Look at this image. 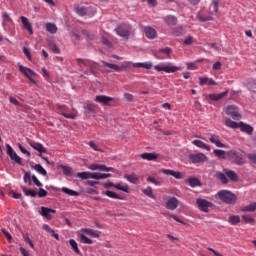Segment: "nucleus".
I'll return each mask as SVG.
<instances>
[{"mask_svg":"<svg viewBox=\"0 0 256 256\" xmlns=\"http://www.w3.org/2000/svg\"><path fill=\"white\" fill-rule=\"evenodd\" d=\"M155 71L161 73H177V71H181V67L173 65L171 62H161L154 66Z\"/></svg>","mask_w":256,"mask_h":256,"instance_id":"nucleus-1","label":"nucleus"},{"mask_svg":"<svg viewBox=\"0 0 256 256\" xmlns=\"http://www.w3.org/2000/svg\"><path fill=\"white\" fill-rule=\"evenodd\" d=\"M217 195L223 203H227L228 205H235L237 203V195L229 190H221Z\"/></svg>","mask_w":256,"mask_h":256,"instance_id":"nucleus-2","label":"nucleus"},{"mask_svg":"<svg viewBox=\"0 0 256 256\" xmlns=\"http://www.w3.org/2000/svg\"><path fill=\"white\" fill-rule=\"evenodd\" d=\"M227 157L232 160L234 165L242 166L247 163V160L244 158V156L235 150L227 151Z\"/></svg>","mask_w":256,"mask_h":256,"instance_id":"nucleus-3","label":"nucleus"},{"mask_svg":"<svg viewBox=\"0 0 256 256\" xmlns=\"http://www.w3.org/2000/svg\"><path fill=\"white\" fill-rule=\"evenodd\" d=\"M18 69L20 72L23 73V75H25V77H27V79H29V81H31V83H33V85H37V82L34 78V77H37V73H35V71H33V70H31V68L25 67L23 65H19Z\"/></svg>","mask_w":256,"mask_h":256,"instance_id":"nucleus-4","label":"nucleus"},{"mask_svg":"<svg viewBox=\"0 0 256 256\" xmlns=\"http://www.w3.org/2000/svg\"><path fill=\"white\" fill-rule=\"evenodd\" d=\"M116 33L119 37H123L124 39H129L131 37V25L129 24H120L116 28Z\"/></svg>","mask_w":256,"mask_h":256,"instance_id":"nucleus-5","label":"nucleus"},{"mask_svg":"<svg viewBox=\"0 0 256 256\" xmlns=\"http://www.w3.org/2000/svg\"><path fill=\"white\" fill-rule=\"evenodd\" d=\"M188 159H190L191 163L194 165H197V163H206V161H209L207 155L203 153L189 154Z\"/></svg>","mask_w":256,"mask_h":256,"instance_id":"nucleus-6","label":"nucleus"},{"mask_svg":"<svg viewBox=\"0 0 256 256\" xmlns=\"http://www.w3.org/2000/svg\"><path fill=\"white\" fill-rule=\"evenodd\" d=\"M6 153L10 157L11 161H14V163H17L18 165H21L23 159L17 155V152L11 147L9 144H6Z\"/></svg>","mask_w":256,"mask_h":256,"instance_id":"nucleus-7","label":"nucleus"},{"mask_svg":"<svg viewBox=\"0 0 256 256\" xmlns=\"http://www.w3.org/2000/svg\"><path fill=\"white\" fill-rule=\"evenodd\" d=\"M226 115H229L234 121H239L241 119V113H239V108L235 105H229L226 108Z\"/></svg>","mask_w":256,"mask_h":256,"instance_id":"nucleus-8","label":"nucleus"},{"mask_svg":"<svg viewBox=\"0 0 256 256\" xmlns=\"http://www.w3.org/2000/svg\"><path fill=\"white\" fill-rule=\"evenodd\" d=\"M196 205H198V208L200 209V211H203V213H209V208L213 207V203L203 198H197Z\"/></svg>","mask_w":256,"mask_h":256,"instance_id":"nucleus-9","label":"nucleus"},{"mask_svg":"<svg viewBox=\"0 0 256 256\" xmlns=\"http://www.w3.org/2000/svg\"><path fill=\"white\" fill-rule=\"evenodd\" d=\"M78 65H84V67L90 68L91 73H95V69H97V63L91 60L77 59Z\"/></svg>","mask_w":256,"mask_h":256,"instance_id":"nucleus-10","label":"nucleus"},{"mask_svg":"<svg viewBox=\"0 0 256 256\" xmlns=\"http://www.w3.org/2000/svg\"><path fill=\"white\" fill-rule=\"evenodd\" d=\"M95 101L96 103H101V105L109 107V105H111L110 102L115 101V98L106 95H97Z\"/></svg>","mask_w":256,"mask_h":256,"instance_id":"nucleus-11","label":"nucleus"},{"mask_svg":"<svg viewBox=\"0 0 256 256\" xmlns=\"http://www.w3.org/2000/svg\"><path fill=\"white\" fill-rule=\"evenodd\" d=\"M56 109H58V113H60V115H63V117H65L66 119H75V114H67L68 113V108L65 105H60V104H56Z\"/></svg>","mask_w":256,"mask_h":256,"instance_id":"nucleus-12","label":"nucleus"},{"mask_svg":"<svg viewBox=\"0 0 256 256\" xmlns=\"http://www.w3.org/2000/svg\"><path fill=\"white\" fill-rule=\"evenodd\" d=\"M28 145H30V147H32V149H35V151H38V153H40V154L47 153V149H45V147H43V144H41L39 142H35L33 140H28Z\"/></svg>","mask_w":256,"mask_h":256,"instance_id":"nucleus-13","label":"nucleus"},{"mask_svg":"<svg viewBox=\"0 0 256 256\" xmlns=\"http://www.w3.org/2000/svg\"><path fill=\"white\" fill-rule=\"evenodd\" d=\"M228 94H229V90H226L219 94L212 93L206 96V99H210V101H221V99H223L224 97H227Z\"/></svg>","mask_w":256,"mask_h":256,"instance_id":"nucleus-14","label":"nucleus"},{"mask_svg":"<svg viewBox=\"0 0 256 256\" xmlns=\"http://www.w3.org/2000/svg\"><path fill=\"white\" fill-rule=\"evenodd\" d=\"M51 213H57V211L55 209L47 208L45 206L41 207L40 215L48 219V221H51V219H53V216L51 215Z\"/></svg>","mask_w":256,"mask_h":256,"instance_id":"nucleus-15","label":"nucleus"},{"mask_svg":"<svg viewBox=\"0 0 256 256\" xmlns=\"http://www.w3.org/2000/svg\"><path fill=\"white\" fill-rule=\"evenodd\" d=\"M103 67H106L107 69H110V71H122V69H126L125 65L118 66L117 64H111L109 62L101 61Z\"/></svg>","mask_w":256,"mask_h":256,"instance_id":"nucleus-16","label":"nucleus"},{"mask_svg":"<svg viewBox=\"0 0 256 256\" xmlns=\"http://www.w3.org/2000/svg\"><path fill=\"white\" fill-rule=\"evenodd\" d=\"M177 207H179V200L176 197H172L166 202V209L170 211H175Z\"/></svg>","mask_w":256,"mask_h":256,"instance_id":"nucleus-17","label":"nucleus"},{"mask_svg":"<svg viewBox=\"0 0 256 256\" xmlns=\"http://www.w3.org/2000/svg\"><path fill=\"white\" fill-rule=\"evenodd\" d=\"M238 129H240L242 133H247V135H253V127L249 124H246L244 122H239Z\"/></svg>","mask_w":256,"mask_h":256,"instance_id":"nucleus-18","label":"nucleus"},{"mask_svg":"<svg viewBox=\"0 0 256 256\" xmlns=\"http://www.w3.org/2000/svg\"><path fill=\"white\" fill-rule=\"evenodd\" d=\"M82 233H85L86 235H90V237H94L95 239H99L101 237V231L94 230L91 228L82 229Z\"/></svg>","mask_w":256,"mask_h":256,"instance_id":"nucleus-19","label":"nucleus"},{"mask_svg":"<svg viewBox=\"0 0 256 256\" xmlns=\"http://www.w3.org/2000/svg\"><path fill=\"white\" fill-rule=\"evenodd\" d=\"M144 33L148 39H156L157 38V30H155V28H152L151 26L145 27Z\"/></svg>","mask_w":256,"mask_h":256,"instance_id":"nucleus-20","label":"nucleus"},{"mask_svg":"<svg viewBox=\"0 0 256 256\" xmlns=\"http://www.w3.org/2000/svg\"><path fill=\"white\" fill-rule=\"evenodd\" d=\"M20 19L22 21L24 29H26V31L29 32L30 35H33V26H31V22H29V19L25 16H21Z\"/></svg>","mask_w":256,"mask_h":256,"instance_id":"nucleus-21","label":"nucleus"},{"mask_svg":"<svg viewBox=\"0 0 256 256\" xmlns=\"http://www.w3.org/2000/svg\"><path fill=\"white\" fill-rule=\"evenodd\" d=\"M224 173L232 183H237V181H239V175H237L235 171L225 169Z\"/></svg>","mask_w":256,"mask_h":256,"instance_id":"nucleus-22","label":"nucleus"},{"mask_svg":"<svg viewBox=\"0 0 256 256\" xmlns=\"http://www.w3.org/2000/svg\"><path fill=\"white\" fill-rule=\"evenodd\" d=\"M141 159H144L145 161H156V159H159V154L157 153H142L140 154Z\"/></svg>","mask_w":256,"mask_h":256,"instance_id":"nucleus-23","label":"nucleus"},{"mask_svg":"<svg viewBox=\"0 0 256 256\" xmlns=\"http://www.w3.org/2000/svg\"><path fill=\"white\" fill-rule=\"evenodd\" d=\"M214 177L221 181L223 185H227V183H229V178H227V174L223 172H216Z\"/></svg>","mask_w":256,"mask_h":256,"instance_id":"nucleus-24","label":"nucleus"},{"mask_svg":"<svg viewBox=\"0 0 256 256\" xmlns=\"http://www.w3.org/2000/svg\"><path fill=\"white\" fill-rule=\"evenodd\" d=\"M162 173H164V175H171L175 179H183V174H181V172H175L173 170L163 169Z\"/></svg>","mask_w":256,"mask_h":256,"instance_id":"nucleus-25","label":"nucleus"},{"mask_svg":"<svg viewBox=\"0 0 256 256\" xmlns=\"http://www.w3.org/2000/svg\"><path fill=\"white\" fill-rule=\"evenodd\" d=\"M133 67L135 69H151L153 67V63L151 62L134 63Z\"/></svg>","mask_w":256,"mask_h":256,"instance_id":"nucleus-26","label":"nucleus"},{"mask_svg":"<svg viewBox=\"0 0 256 256\" xmlns=\"http://www.w3.org/2000/svg\"><path fill=\"white\" fill-rule=\"evenodd\" d=\"M210 143H213V145H216V147L225 148V144H223L219 140V136L213 135L209 138Z\"/></svg>","mask_w":256,"mask_h":256,"instance_id":"nucleus-27","label":"nucleus"},{"mask_svg":"<svg viewBox=\"0 0 256 256\" xmlns=\"http://www.w3.org/2000/svg\"><path fill=\"white\" fill-rule=\"evenodd\" d=\"M192 143L196 147H199V149H205L206 151H211V147H209V145L205 144L201 140H194Z\"/></svg>","mask_w":256,"mask_h":256,"instance_id":"nucleus-28","label":"nucleus"},{"mask_svg":"<svg viewBox=\"0 0 256 256\" xmlns=\"http://www.w3.org/2000/svg\"><path fill=\"white\" fill-rule=\"evenodd\" d=\"M240 211L253 213L254 211H256V202H253V203H251V204H249L247 206L241 207Z\"/></svg>","mask_w":256,"mask_h":256,"instance_id":"nucleus-29","label":"nucleus"},{"mask_svg":"<svg viewBox=\"0 0 256 256\" xmlns=\"http://www.w3.org/2000/svg\"><path fill=\"white\" fill-rule=\"evenodd\" d=\"M69 245L72 248V250L74 251V253H76V255H81V250L79 249L77 241H75L74 239H70Z\"/></svg>","mask_w":256,"mask_h":256,"instance_id":"nucleus-30","label":"nucleus"},{"mask_svg":"<svg viewBox=\"0 0 256 256\" xmlns=\"http://www.w3.org/2000/svg\"><path fill=\"white\" fill-rule=\"evenodd\" d=\"M127 181H129V183H133L134 185H137V183H139V177L137 176V174H126L124 176Z\"/></svg>","mask_w":256,"mask_h":256,"instance_id":"nucleus-31","label":"nucleus"},{"mask_svg":"<svg viewBox=\"0 0 256 256\" xmlns=\"http://www.w3.org/2000/svg\"><path fill=\"white\" fill-rule=\"evenodd\" d=\"M62 193H65L66 195H69L70 197H79V192L69 189L67 187H62Z\"/></svg>","mask_w":256,"mask_h":256,"instance_id":"nucleus-32","label":"nucleus"},{"mask_svg":"<svg viewBox=\"0 0 256 256\" xmlns=\"http://www.w3.org/2000/svg\"><path fill=\"white\" fill-rule=\"evenodd\" d=\"M187 182H188V185H190V187L192 188L201 187V181H199V179L197 178L190 177L188 178Z\"/></svg>","mask_w":256,"mask_h":256,"instance_id":"nucleus-33","label":"nucleus"},{"mask_svg":"<svg viewBox=\"0 0 256 256\" xmlns=\"http://www.w3.org/2000/svg\"><path fill=\"white\" fill-rule=\"evenodd\" d=\"M226 127H229L230 129H239V122H235L229 118L225 120Z\"/></svg>","mask_w":256,"mask_h":256,"instance_id":"nucleus-34","label":"nucleus"},{"mask_svg":"<svg viewBox=\"0 0 256 256\" xmlns=\"http://www.w3.org/2000/svg\"><path fill=\"white\" fill-rule=\"evenodd\" d=\"M214 155H216L218 159H229V156H227V152L224 150L215 149Z\"/></svg>","mask_w":256,"mask_h":256,"instance_id":"nucleus-35","label":"nucleus"},{"mask_svg":"<svg viewBox=\"0 0 256 256\" xmlns=\"http://www.w3.org/2000/svg\"><path fill=\"white\" fill-rule=\"evenodd\" d=\"M102 195H106V197H109L110 199H123V197L119 196L117 193L109 190L102 192Z\"/></svg>","mask_w":256,"mask_h":256,"instance_id":"nucleus-36","label":"nucleus"},{"mask_svg":"<svg viewBox=\"0 0 256 256\" xmlns=\"http://www.w3.org/2000/svg\"><path fill=\"white\" fill-rule=\"evenodd\" d=\"M164 21L167 25H177V17L172 15L164 17Z\"/></svg>","mask_w":256,"mask_h":256,"instance_id":"nucleus-37","label":"nucleus"},{"mask_svg":"<svg viewBox=\"0 0 256 256\" xmlns=\"http://www.w3.org/2000/svg\"><path fill=\"white\" fill-rule=\"evenodd\" d=\"M228 221L230 225H237L241 223V217L239 215H230Z\"/></svg>","mask_w":256,"mask_h":256,"instance_id":"nucleus-38","label":"nucleus"},{"mask_svg":"<svg viewBox=\"0 0 256 256\" xmlns=\"http://www.w3.org/2000/svg\"><path fill=\"white\" fill-rule=\"evenodd\" d=\"M88 169H90V171H104L105 164H91L88 166Z\"/></svg>","mask_w":256,"mask_h":256,"instance_id":"nucleus-39","label":"nucleus"},{"mask_svg":"<svg viewBox=\"0 0 256 256\" xmlns=\"http://www.w3.org/2000/svg\"><path fill=\"white\" fill-rule=\"evenodd\" d=\"M22 191L26 195V197H37V191L35 190H31L23 187Z\"/></svg>","mask_w":256,"mask_h":256,"instance_id":"nucleus-40","label":"nucleus"},{"mask_svg":"<svg viewBox=\"0 0 256 256\" xmlns=\"http://www.w3.org/2000/svg\"><path fill=\"white\" fill-rule=\"evenodd\" d=\"M46 31H48V33H52V34L57 33V25H55L53 23H47Z\"/></svg>","mask_w":256,"mask_h":256,"instance_id":"nucleus-41","label":"nucleus"},{"mask_svg":"<svg viewBox=\"0 0 256 256\" xmlns=\"http://www.w3.org/2000/svg\"><path fill=\"white\" fill-rule=\"evenodd\" d=\"M114 188L118 189V191H123L124 193L129 192V186L128 185H122L121 183L115 184Z\"/></svg>","mask_w":256,"mask_h":256,"instance_id":"nucleus-42","label":"nucleus"},{"mask_svg":"<svg viewBox=\"0 0 256 256\" xmlns=\"http://www.w3.org/2000/svg\"><path fill=\"white\" fill-rule=\"evenodd\" d=\"M31 179H32L31 172L24 170V176H23L24 183L32 185Z\"/></svg>","mask_w":256,"mask_h":256,"instance_id":"nucleus-43","label":"nucleus"},{"mask_svg":"<svg viewBox=\"0 0 256 256\" xmlns=\"http://www.w3.org/2000/svg\"><path fill=\"white\" fill-rule=\"evenodd\" d=\"M80 241L84 243V245H93V240L86 237L85 234H80Z\"/></svg>","mask_w":256,"mask_h":256,"instance_id":"nucleus-44","label":"nucleus"},{"mask_svg":"<svg viewBox=\"0 0 256 256\" xmlns=\"http://www.w3.org/2000/svg\"><path fill=\"white\" fill-rule=\"evenodd\" d=\"M35 171H37V173H40V175H47V170H45V168H43V166L41 164H36L34 166Z\"/></svg>","mask_w":256,"mask_h":256,"instance_id":"nucleus-45","label":"nucleus"},{"mask_svg":"<svg viewBox=\"0 0 256 256\" xmlns=\"http://www.w3.org/2000/svg\"><path fill=\"white\" fill-rule=\"evenodd\" d=\"M242 221H244V223H250L253 225V223H255V218H253L251 215L244 214L242 215Z\"/></svg>","mask_w":256,"mask_h":256,"instance_id":"nucleus-46","label":"nucleus"},{"mask_svg":"<svg viewBox=\"0 0 256 256\" xmlns=\"http://www.w3.org/2000/svg\"><path fill=\"white\" fill-rule=\"evenodd\" d=\"M142 192L144 193V195H147V197L155 199V195H153V188L147 187L146 189H143Z\"/></svg>","mask_w":256,"mask_h":256,"instance_id":"nucleus-47","label":"nucleus"},{"mask_svg":"<svg viewBox=\"0 0 256 256\" xmlns=\"http://www.w3.org/2000/svg\"><path fill=\"white\" fill-rule=\"evenodd\" d=\"M2 17H3V25L4 26L9 25V23H13V19H11L9 14L3 13Z\"/></svg>","mask_w":256,"mask_h":256,"instance_id":"nucleus-48","label":"nucleus"},{"mask_svg":"<svg viewBox=\"0 0 256 256\" xmlns=\"http://www.w3.org/2000/svg\"><path fill=\"white\" fill-rule=\"evenodd\" d=\"M76 13L80 15V17H85L87 15V8L85 7H77L76 8Z\"/></svg>","mask_w":256,"mask_h":256,"instance_id":"nucleus-49","label":"nucleus"},{"mask_svg":"<svg viewBox=\"0 0 256 256\" xmlns=\"http://www.w3.org/2000/svg\"><path fill=\"white\" fill-rule=\"evenodd\" d=\"M82 34L87 37L90 41H93L96 39L97 36L95 34H91L88 30H82Z\"/></svg>","mask_w":256,"mask_h":256,"instance_id":"nucleus-50","label":"nucleus"},{"mask_svg":"<svg viewBox=\"0 0 256 256\" xmlns=\"http://www.w3.org/2000/svg\"><path fill=\"white\" fill-rule=\"evenodd\" d=\"M62 170L64 175H67L68 177H71V175H73V170L69 166H62Z\"/></svg>","mask_w":256,"mask_h":256,"instance_id":"nucleus-51","label":"nucleus"},{"mask_svg":"<svg viewBox=\"0 0 256 256\" xmlns=\"http://www.w3.org/2000/svg\"><path fill=\"white\" fill-rule=\"evenodd\" d=\"M77 177L79 179H90V172H78Z\"/></svg>","mask_w":256,"mask_h":256,"instance_id":"nucleus-52","label":"nucleus"},{"mask_svg":"<svg viewBox=\"0 0 256 256\" xmlns=\"http://www.w3.org/2000/svg\"><path fill=\"white\" fill-rule=\"evenodd\" d=\"M195 41V39L193 38V36L189 35L187 36L184 41L183 44L184 45H193V42Z\"/></svg>","mask_w":256,"mask_h":256,"instance_id":"nucleus-53","label":"nucleus"},{"mask_svg":"<svg viewBox=\"0 0 256 256\" xmlns=\"http://www.w3.org/2000/svg\"><path fill=\"white\" fill-rule=\"evenodd\" d=\"M197 17L201 23H205L206 21H213V17L211 16L203 17L201 14H198Z\"/></svg>","mask_w":256,"mask_h":256,"instance_id":"nucleus-54","label":"nucleus"},{"mask_svg":"<svg viewBox=\"0 0 256 256\" xmlns=\"http://www.w3.org/2000/svg\"><path fill=\"white\" fill-rule=\"evenodd\" d=\"M88 145L91 147V149H93L94 151H99L100 153L103 151L101 150V148H99V146H97V144H95V142L90 141L88 143Z\"/></svg>","mask_w":256,"mask_h":256,"instance_id":"nucleus-55","label":"nucleus"},{"mask_svg":"<svg viewBox=\"0 0 256 256\" xmlns=\"http://www.w3.org/2000/svg\"><path fill=\"white\" fill-rule=\"evenodd\" d=\"M86 109L90 111V113H95V111H97V105L87 104Z\"/></svg>","mask_w":256,"mask_h":256,"instance_id":"nucleus-56","label":"nucleus"},{"mask_svg":"<svg viewBox=\"0 0 256 256\" xmlns=\"http://www.w3.org/2000/svg\"><path fill=\"white\" fill-rule=\"evenodd\" d=\"M32 181L36 187H43V183H41L39 179H37V176L32 175Z\"/></svg>","mask_w":256,"mask_h":256,"instance_id":"nucleus-57","label":"nucleus"},{"mask_svg":"<svg viewBox=\"0 0 256 256\" xmlns=\"http://www.w3.org/2000/svg\"><path fill=\"white\" fill-rule=\"evenodd\" d=\"M19 150L21 151V153H23L24 155H27V157H31V152H28L27 149H25V147H23V145L18 144Z\"/></svg>","mask_w":256,"mask_h":256,"instance_id":"nucleus-58","label":"nucleus"},{"mask_svg":"<svg viewBox=\"0 0 256 256\" xmlns=\"http://www.w3.org/2000/svg\"><path fill=\"white\" fill-rule=\"evenodd\" d=\"M9 101L10 103H12V105H15L16 107H19V105H21V103L17 100V98L13 96H9Z\"/></svg>","mask_w":256,"mask_h":256,"instance_id":"nucleus-59","label":"nucleus"},{"mask_svg":"<svg viewBox=\"0 0 256 256\" xmlns=\"http://www.w3.org/2000/svg\"><path fill=\"white\" fill-rule=\"evenodd\" d=\"M209 81V78L207 77H199V85L203 87V85H207Z\"/></svg>","mask_w":256,"mask_h":256,"instance_id":"nucleus-60","label":"nucleus"},{"mask_svg":"<svg viewBox=\"0 0 256 256\" xmlns=\"http://www.w3.org/2000/svg\"><path fill=\"white\" fill-rule=\"evenodd\" d=\"M147 181H149V183H153L154 185L156 186H160L161 185V182L157 181V179H155V177H148L147 178Z\"/></svg>","mask_w":256,"mask_h":256,"instance_id":"nucleus-61","label":"nucleus"},{"mask_svg":"<svg viewBox=\"0 0 256 256\" xmlns=\"http://www.w3.org/2000/svg\"><path fill=\"white\" fill-rule=\"evenodd\" d=\"M247 157L251 163H254L256 165V153H250L247 154Z\"/></svg>","mask_w":256,"mask_h":256,"instance_id":"nucleus-62","label":"nucleus"},{"mask_svg":"<svg viewBox=\"0 0 256 256\" xmlns=\"http://www.w3.org/2000/svg\"><path fill=\"white\" fill-rule=\"evenodd\" d=\"M90 179H97V180H99V179H101V173H99V172H90Z\"/></svg>","mask_w":256,"mask_h":256,"instance_id":"nucleus-63","label":"nucleus"},{"mask_svg":"<svg viewBox=\"0 0 256 256\" xmlns=\"http://www.w3.org/2000/svg\"><path fill=\"white\" fill-rule=\"evenodd\" d=\"M158 53H164L165 55H170L171 48H169V47L161 48V49L158 50Z\"/></svg>","mask_w":256,"mask_h":256,"instance_id":"nucleus-64","label":"nucleus"}]
</instances>
